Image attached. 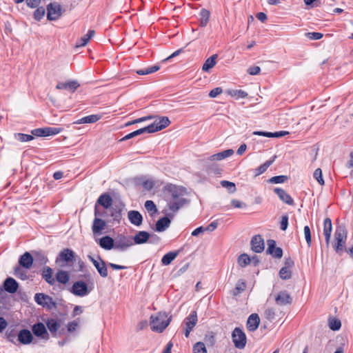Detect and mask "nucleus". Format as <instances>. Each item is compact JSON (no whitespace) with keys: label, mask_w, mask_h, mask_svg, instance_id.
Instances as JSON below:
<instances>
[{"label":"nucleus","mask_w":353,"mask_h":353,"mask_svg":"<svg viewBox=\"0 0 353 353\" xmlns=\"http://www.w3.org/2000/svg\"><path fill=\"white\" fill-rule=\"evenodd\" d=\"M166 191L167 207L170 211L166 213V215L173 217L188 203V201L185 198L187 191L183 187L172 184L166 186Z\"/></svg>","instance_id":"nucleus-1"},{"label":"nucleus","mask_w":353,"mask_h":353,"mask_svg":"<svg viewBox=\"0 0 353 353\" xmlns=\"http://www.w3.org/2000/svg\"><path fill=\"white\" fill-rule=\"evenodd\" d=\"M85 278L87 281L85 283L83 281H75L72 286L70 292L77 296L83 297L88 295L94 289V281L91 278L90 274L85 275Z\"/></svg>","instance_id":"nucleus-2"},{"label":"nucleus","mask_w":353,"mask_h":353,"mask_svg":"<svg viewBox=\"0 0 353 353\" xmlns=\"http://www.w3.org/2000/svg\"><path fill=\"white\" fill-rule=\"evenodd\" d=\"M172 316L165 312H159L150 316V327L153 332L161 333L170 324Z\"/></svg>","instance_id":"nucleus-3"},{"label":"nucleus","mask_w":353,"mask_h":353,"mask_svg":"<svg viewBox=\"0 0 353 353\" xmlns=\"http://www.w3.org/2000/svg\"><path fill=\"white\" fill-rule=\"evenodd\" d=\"M347 240V230L343 225L336 227L334 232V241L332 243L333 248L339 254L343 252Z\"/></svg>","instance_id":"nucleus-4"},{"label":"nucleus","mask_w":353,"mask_h":353,"mask_svg":"<svg viewBox=\"0 0 353 353\" xmlns=\"http://www.w3.org/2000/svg\"><path fill=\"white\" fill-rule=\"evenodd\" d=\"M75 261V252L69 248L63 249L56 259V263L61 267L72 266Z\"/></svg>","instance_id":"nucleus-5"},{"label":"nucleus","mask_w":353,"mask_h":353,"mask_svg":"<svg viewBox=\"0 0 353 353\" xmlns=\"http://www.w3.org/2000/svg\"><path fill=\"white\" fill-rule=\"evenodd\" d=\"M197 321L198 317L196 311L191 312V313L184 319L181 327L183 329V333L186 338L190 336V334L196 326Z\"/></svg>","instance_id":"nucleus-6"},{"label":"nucleus","mask_w":353,"mask_h":353,"mask_svg":"<svg viewBox=\"0 0 353 353\" xmlns=\"http://www.w3.org/2000/svg\"><path fill=\"white\" fill-rule=\"evenodd\" d=\"M232 341L234 346L239 349H243L246 345V336L241 329L236 327L232 334Z\"/></svg>","instance_id":"nucleus-7"},{"label":"nucleus","mask_w":353,"mask_h":353,"mask_svg":"<svg viewBox=\"0 0 353 353\" xmlns=\"http://www.w3.org/2000/svg\"><path fill=\"white\" fill-rule=\"evenodd\" d=\"M170 124V121L167 117H161L159 120L147 126L148 133H153L160 131Z\"/></svg>","instance_id":"nucleus-8"},{"label":"nucleus","mask_w":353,"mask_h":353,"mask_svg":"<svg viewBox=\"0 0 353 353\" xmlns=\"http://www.w3.org/2000/svg\"><path fill=\"white\" fill-rule=\"evenodd\" d=\"M47 18L50 21H55L62 14V8L60 4L57 2L50 3L47 7Z\"/></svg>","instance_id":"nucleus-9"},{"label":"nucleus","mask_w":353,"mask_h":353,"mask_svg":"<svg viewBox=\"0 0 353 353\" xmlns=\"http://www.w3.org/2000/svg\"><path fill=\"white\" fill-rule=\"evenodd\" d=\"M88 259L92 263L101 277L105 278L108 276V272L106 267V263L100 256H99V261L94 259L90 255H88Z\"/></svg>","instance_id":"nucleus-10"},{"label":"nucleus","mask_w":353,"mask_h":353,"mask_svg":"<svg viewBox=\"0 0 353 353\" xmlns=\"http://www.w3.org/2000/svg\"><path fill=\"white\" fill-rule=\"evenodd\" d=\"M133 245L134 243L132 239L122 236L116 239L114 241V249L123 251Z\"/></svg>","instance_id":"nucleus-11"},{"label":"nucleus","mask_w":353,"mask_h":353,"mask_svg":"<svg viewBox=\"0 0 353 353\" xmlns=\"http://www.w3.org/2000/svg\"><path fill=\"white\" fill-rule=\"evenodd\" d=\"M268 249L267 253L276 259H281L283 256V250L281 248L276 246V241L273 239L267 241Z\"/></svg>","instance_id":"nucleus-12"},{"label":"nucleus","mask_w":353,"mask_h":353,"mask_svg":"<svg viewBox=\"0 0 353 353\" xmlns=\"http://www.w3.org/2000/svg\"><path fill=\"white\" fill-rule=\"evenodd\" d=\"M250 244L252 250L256 253H261L264 250V240L259 234L252 238Z\"/></svg>","instance_id":"nucleus-13"},{"label":"nucleus","mask_w":353,"mask_h":353,"mask_svg":"<svg viewBox=\"0 0 353 353\" xmlns=\"http://www.w3.org/2000/svg\"><path fill=\"white\" fill-rule=\"evenodd\" d=\"M275 302L279 305L290 304L292 299L287 291H281L275 296Z\"/></svg>","instance_id":"nucleus-14"},{"label":"nucleus","mask_w":353,"mask_h":353,"mask_svg":"<svg viewBox=\"0 0 353 353\" xmlns=\"http://www.w3.org/2000/svg\"><path fill=\"white\" fill-rule=\"evenodd\" d=\"M79 86L80 84L77 81L72 80L67 82H59L56 85V88L58 90H67L74 92Z\"/></svg>","instance_id":"nucleus-15"},{"label":"nucleus","mask_w":353,"mask_h":353,"mask_svg":"<svg viewBox=\"0 0 353 353\" xmlns=\"http://www.w3.org/2000/svg\"><path fill=\"white\" fill-rule=\"evenodd\" d=\"M94 35L95 31L94 30H89L86 34L77 40L74 48H79L85 46Z\"/></svg>","instance_id":"nucleus-16"},{"label":"nucleus","mask_w":353,"mask_h":353,"mask_svg":"<svg viewBox=\"0 0 353 353\" xmlns=\"http://www.w3.org/2000/svg\"><path fill=\"white\" fill-rule=\"evenodd\" d=\"M260 323V318L257 314H252L248 319L246 327L248 331L254 332L257 330Z\"/></svg>","instance_id":"nucleus-17"},{"label":"nucleus","mask_w":353,"mask_h":353,"mask_svg":"<svg viewBox=\"0 0 353 353\" xmlns=\"http://www.w3.org/2000/svg\"><path fill=\"white\" fill-rule=\"evenodd\" d=\"M106 223L101 219L95 218L93 221L92 230L94 235H100L105 229Z\"/></svg>","instance_id":"nucleus-18"},{"label":"nucleus","mask_w":353,"mask_h":353,"mask_svg":"<svg viewBox=\"0 0 353 353\" xmlns=\"http://www.w3.org/2000/svg\"><path fill=\"white\" fill-rule=\"evenodd\" d=\"M3 288L6 292L13 294L17 291L19 284L13 278L8 277L4 281Z\"/></svg>","instance_id":"nucleus-19"},{"label":"nucleus","mask_w":353,"mask_h":353,"mask_svg":"<svg viewBox=\"0 0 353 353\" xmlns=\"http://www.w3.org/2000/svg\"><path fill=\"white\" fill-rule=\"evenodd\" d=\"M274 192L278 195L279 199L284 203H285L290 205H292L294 204L293 199L283 189L280 188H274Z\"/></svg>","instance_id":"nucleus-20"},{"label":"nucleus","mask_w":353,"mask_h":353,"mask_svg":"<svg viewBox=\"0 0 353 353\" xmlns=\"http://www.w3.org/2000/svg\"><path fill=\"white\" fill-rule=\"evenodd\" d=\"M32 332L37 336L48 339V334L45 325L42 323H37L32 326Z\"/></svg>","instance_id":"nucleus-21"},{"label":"nucleus","mask_w":353,"mask_h":353,"mask_svg":"<svg viewBox=\"0 0 353 353\" xmlns=\"http://www.w3.org/2000/svg\"><path fill=\"white\" fill-rule=\"evenodd\" d=\"M128 217L130 223L136 226H139L142 224L143 216L138 211H129L128 213Z\"/></svg>","instance_id":"nucleus-22"},{"label":"nucleus","mask_w":353,"mask_h":353,"mask_svg":"<svg viewBox=\"0 0 353 353\" xmlns=\"http://www.w3.org/2000/svg\"><path fill=\"white\" fill-rule=\"evenodd\" d=\"M19 263L20 267H23L26 269H30L33 263V258L29 252H26L21 256L19 260Z\"/></svg>","instance_id":"nucleus-23"},{"label":"nucleus","mask_w":353,"mask_h":353,"mask_svg":"<svg viewBox=\"0 0 353 353\" xmlns=\"http://www.w3.org/2000/svg\"><path fill=\"white\" fill-rule=\"evenodd\" d=\"M33 336L28 330H21L18 334V340L22 344H29L32 341Z\"/></svg>","instance_id":"nucleus-24"},{"label":"nucleus","mask_w":353,"mask_h":353,"mask_svg":"<svg viewBox=\"0 0 353 353\" xmlns=\"http://www.w3.org/2000/svg\"><path fill=\"white\" fill-rule=\"evenodd\" d=\"M150 235L148 232L139 231L132 239L134 244H143L146 243Z\"/></svg>","instance_id":"nucleus-25"},{"label":"nucleus","mask_w":353,"mask_h":353,"mask_svg":"<svg viewBox=\"0 0 353 353\" xmlns=\"http://www.w3.org/2000/svg\"><path fill=\"white\" fill-rule=\"evenodd\" d=\"M332 230V221L330 218H326L323 222V234L325 238L326 244L328 245L330 241L331 233Z\"/></svg>","instance_id":"nucleus-26"},{"label":"nucleus","mask_w":353,"mask_h":353,"mask_svg":"<svg viewBox=\"0 0 353 353\" xmlns=\"http://www.w3.org/2000/svg\"><path fill=\"white\" fill-rule=\"evenodd\" d=\"M170 216H165L159 219L156 223V231L161 232L165 231L168 228L170 227L171 221L169 219Z\"/></svg>","instance_id":"nucleus-27"},{"label":"nucleus","mask_w":353,"mask_h":353,"mask_svg":"<svg viewBox=\"0 0 353 353\" xmlns=\"http://www.w3.org/2000/svg\"><path fill=\"white\" fill-rule=\"evenodd\" d=\"M234 154V150L232 149L225 150L221 152L211 155L209 157V160L211 161H221L225 159Z\"/></svg>","instance_id":"nucleus-28"},{"label":"nucleus","mask_w":353,"mask_h":353,"mask_svg":"<svg viewBox=\"0 0 353 353\" xmlns=\"http://www.w3.org/2000/svg\"><path fill=\"white\" fill-rule=\"evenodd\" d=\"M99 245L105 250H111L114 248V241L109 236H105L101 238L99 241Z\"/></svg>","instance_id":"nucleus-29"},{"label":"nucleus","mask_w":353,"mask_h":353,"mask_svg":"<svg viewBox=\"0 0 353 353\" xmlns=\"http://www.w3.org/2000/svg\"><path fill=\"white\" fill-rule=\"evenodd\" d=\"M285 264L288 266L283 267L279 271V276L283 280H288L291 278L292 272L290 267L293 265V262L292 261H287Z\"/></svg>","instance_id":"nucleus-30"},{"label":"nucleus","mask_w":353,"mask_h":353,"mask_svg":"<svg viewBox=\"0 0 353 353\" xmlns=\"http://www.w3.org/2000/svg\"><path fill=\"white\" fill-rule=\"evenodd\" d=\"M276 157L274 156L272 159L266 161L264 163L259 166L257 168L254 170L255 176H259L261 174L264 173L267 169L274 163Z\"/></svg>","instance_id":"nucleus-31"},{"label":"nucleus","mask_w":353,"mask_h":353,"mask_svg":"<svg viewBox=\"0 0 353 353\" xmlns=\"http://www.w3.org/2000/svg\"><path fill=\"white\" fill-rule=\"evenodd\" d=\"M217 57L218 55L214 54L207 59L203 65L202 70L204 72H208L210 69H212L216 65Z\"/></svg>","instance_id":"nucleus-32"},{"label":"nucleus","mask_w":353,"mask_h":353,"mask_svg":"<svg viewBox=\"0 0 353 353\" xmlns=\"http://www.w3.org/2000/svg\"><path fill=\"white\" fill-rule=\"evenodd\" d=\"M97 203L102 205L103 208L108 209L111 206L112 203V199L109 194H103L99 197Z\"/></svg>","instance_id":"nucleus-33"},{"label":"nucleus","mask_w":353,"mask_h":353,"mask_svg":"<svg viewBox=\"0 0 353 353\" xmlns=\"http://www.w3.org/2000/svg\"><path fill=\"white\" fill-rule=\"evenodd\" d=\"M34 301L37 304L44 306L52 301V298L43 293H37L34 296Z\"/></svg>","instance_id":"nucleus-34"},{"label":"nucleus","mask_w":353,"mask_h":353,"mask_svg":"<svg viewBox=\"0 0 353 353\" xmlns=\"http://www.w3.org/2000/svg\"><path fill=\"white\" fill-rule=\"evenodd\" d=\"M179 251L169 252L165 254L161 259V263L163 265H170L178 256Z\"/></svg>","instance_id":"nucleus-35"},{"label":"nucleus","mask_w":353,"mask_h":353,"mask_svg":"<svg viewBox=\"0 0 353 353\" xmlns=\"http://www.w3.org/2000/svg\"><path fill=\"white\" fill-rule=\"evenodd\" d=\"M42 277L50 285H52L55 283V280L52 276V270L50 268L46 267L42 272Z\"/></svg>","instance_id":"nucleus-36"},{"label":"nucleus","mask_w":353,"mask_h":353,"mask_svg":"<svg viewBox=\"0 0 353 353\" xmlns=\"http://www.w3.org/2000/svg\"><path fill=\"white\" fill-rule=\"evenodd\" d=\"M56 279L60 283L66 284L70 280V276L66 271L59 270L56 274Z\"/></svg>","instance_id":"nucleus-37"},{"label":"nucleus","mask_w":353,"mask_h":353,"mask_svg":"<svg viewBox=\"0 0 353 353\" xmlns=\"http://www.w3.org/2000/svg\"><path fill=\"white\" fill-rule=\"evenodd\" d=\"M46 325L52 334H56L59 328L60 327V324L57 321V320L54 319H50L46 321Z\"/></svg>","instance_id":"nucleus-38"},{"label":"nucleus","mask_w":353,"mask_h":353,"mask_svg":"<svg viewBox=\"0 0 353 353\" xmlns=\"http://www.w3.org/2000/svg\"><path fill=\"white\" fill-rule=\"evenodd\" d=\"M227 93L236 99H244L248 97V93L242 90H228Z\"/></svg>","instance_id":"nucleus-39"},{"label":"nucleus","mask_w":353,"mask_h":353,"mask_svg":"<svg viewBox=\"0 0 353 353\" xmlns=\"http://www.w3.org/2000/svg\"><path fill=\"white\" fill-rule=\"evenodd\" d=\"M101 119V116L98 114H92L84 117L78 120L77 123H93Z\"/></svg>","instance_id":"nucleus-40"},{"label":"nucleus","mask_w":353,"mask_h":353,"mask_svg":"<svg viewBox=\"0 0 353 353\" xmlns=\"http://www.w3.org/2000/svg\"><path fill=\"white\" fill-rule=\"evenodd\" d=\"M145 132H147L148 133V130L147 128V126L146 127H144V128H140L137 130H135L131 133H129L128 134L125 135V137H123L121 140L120 141H126V140H128L130 139H132L136 136H138V135H140L143 133H145Z\"/></svg>","instance_id":"nucleus-41"},{"label":"nucleus","mask_w":353,"mask_h":353,"mask_svg":"<svg viewBox=\"0 0 353 353\" xmlns=\"http://www.w3.org/2000/svg\"><path fill=\"white\" fill-rule=\"evenodd\" d=\"M245 288L246 284L245 281L241 279L239 280L236 283L234 290L232 291V295L234 296H238L245 290Z\"/></svg>","instance_id":"nucleus-42"},{"label":"nucleus","mask_w":353,"mask_h":353,"mask_svg":"<svg viewBox=\"0 0 353 353\" xmlns=\"http://www.w3.org/2000/svg\"><path fill=\"white\" fill-rule=\"evenodd\" d=\"M160 69L159 65H153L145 69L136 70V73L139 75H146L158 71Z\"/></svg>","instance_id":"nucleus-43"},{"label":"nucleus","mask_w":353,"mask_h":353,"mask_svg":"<svg viewBox=\"0 0 353 353\" xmlns=\"http://www.w3.org/2000/svg\"><path fill=\"white\" fill-rule=\"evenodd\" d=\"M205 170L208 175H217L221 174L220 169L214 163L205 165Z\"/></svg>","instance_id":"nucleus-44"},{"label":"nucleus","mask_w":353,"mask_h":353,"mask_svg":"<svg viewBox=\"0 0 353 353\" xmlns=\"http://www.w3.org/2000/svg\"><path fill=\"white\" fill-rule=\"evenodd\" d=\"M251 262L250 257L247 254H242L238 258V264L241 268H244Z\"/></svg>","instance_id":"nucleus-45"},{"label":"nucleus","mask_w":353,"mask_h":353,"mask_svg":"<svg viewBox=\"0 0 353 353\" xmlns=\"http://www.w3.org/2000/svg\"><path fill=\"white\" fill-rule=\"evenodd\" d=\"M23 267H17L14 269V275L21 280L28 279L27 271Z\"/></svg>","instance_id":"nucleus-46"},{"label":"nucleus","mask_w":353,"mask_h":353,"mask_svg":"<svg viewBox=\"0 0 353 353\" xmlns=\"http://www.w3.org/2000/svg\"><path fill=\"white\" fill-rule=\"evenodd\" d=\"M193 353H208L205 344L203 342L196 343L192 347Z\"/></svg>","instance_id":"nucleus-47"},{"label":"nucleus","mask_w":353,"mask_h":353,"mask_svg":"<svg viewBox=\"0 0 353 353\" xmlns=\"http://www.w3.org/2000/svg\"><path fill=\"white\" fill-rule=\"evenodd\" d=\"M341 323L337 319H331L329 320V327L334 331L339 330L341 328Z\"/></svg>","instance_id":"nucleus-48"},{"label":"nucleus","mask_w":353,"mask_h":353,"mask_svg":"<svg viewBox=\"0 0 353 353\" xmlns=\"http://www.w3.org/2000/svg\"><path fill=\"white\" fill-rule=\"evenodd\" d=\"M145 208L149 212H152V214L157 212V206L152 201H146L145 203Z\"/></svg>","instance_id":"nucleus-49"},{"label":"nucleus","mask_w":353,"mask_h":353,"mask_svg":"<svg viewBox=\"0 0 353 353\" xmlns=\"http://www.w3.org/2000/svg\"><path fill=\"white\" fill-rule=\"evenodd\" d=\"M45 132H46V137L55 135L61 132V128H54V127H47V128H45Z\"/></svg>","instance_id":"nucleus-50"},{"label":"nucleus","mask_w":353,"mask_h":353,"mask_svg":"<svg viewBox=\"0 0 353 353\" xmlns=\"http://www.w3.org/2000/svg\"><path fill=\"white\" fill-rule=\"evenodd\" d=\"M199 16L201 20L200 22H207L210 19V12L209 10L203 8L199 12Z\"/></svg>","instance_id":"nucleus-51"},{"label":"nucleus","mask_w":353,"mask_h":353,"mask_svg":"<svg viewBox=\"0 0 353 353\" xmlns=\"http://www.w3.org/2000/svg\"><path fill=\"white\" fill-rule=\"evenodd\" d=\"M314 177L320 185H324V180L323 179L322 170L321 168H317L314 170Z\"/></svg>","instance_id":"nucleus-52"},{"label":"nucleus","mask_w":353,"mask_h":353,"mask_svg":"<svg viewBox=\"0 0 353 353\" xmlns=\"http://www.w3.org/2000/svg\"><path fill=\"white\" fill-rule=\"evenodd\" d=\"M16 137H17V140H19L21 142L30 141L34 139L32 135L26 134H22V133L17 134Z\"/></svg>","instance_id":"nucleus-53"},{"label":"nucleus","mask_w":353,"mask_h":353,"mask_svg":"<svg viewBox=\"0 0 353 353\" xmlns=\"http://www.w3.org/2000/svg\"><path fill=\"white\" fill-rule=\"evenodd\" d=\"M288 179L287 176L280 175L275 176L270 179L269 181L272 183H282Z\"/></svg>","instance_id":"nucleus-54"},{"label":"nucleus","mask_w":353,"mask_h":353,"mask_svg":"<svg viewBox=\"0 0 353 353\" xmlns=\"http://www.w3.org/2000/svg\"><path fill=\"white\" fill-rule=\"evenodd\" d=\"M154 118V117L152 116V115L141 117V118L134 119V120H133L132 121L128 122L126 123V125L128 126V125H132V124H135V123H141V122H143V121H145L151 120V119H152Z\"/></svg>","instance_id":"nucleus-55"},{"label":"nucleus","mask_w":353,"mask_h":353,"mask_svg":"<svg viewBox=\"0 0 353 353\" xmlns=\"http://www.w3.org/2000/svg\"><path fill=\"white\" fill-rule=\"evenodd\" d=\"M304 235H305V238L307 244L308 245L309 247L311 246V244H312L311 232H310V228L308 225H305L304 227Z\"/></svg>","instance_id":"nucleus-56"},{"label":"nucleus","mask_w":353,"mask_h":353,"mask_svg":"<svg viewBox=\"0 0 353 353\" xmlns=\"http://www.w3.org/2000/svg\"><path fill=\"white\" fill-rule=\"evenodd\" d=\"M45 14V9L43 7L38 8L34 12L36 20H40Z\"/></svg>","instance_id":"nucleus-57"},{"label":"nucleus","mask_w":353,"mask_h":353,"mask_svg":"<svg viewBox=\"0 0 353 353\" xmlns=\"http://www.w3.org/2000/svg\"><path fill=\"white\" fill-rule=\"evenodd\" d=\"M79 319L74 320L68 323L67 325V330L69 332H74L77 330V327L79 326Z\"/></svg>","instance_id":"nucleus-58"},{"label":"nucleus","mask_w":353,"mask_h":353,"mask_svg":"<svg viewBox=\"0 0 353 353\" xmlns=\"http://www.w3.org/2000/svg\"><path fill=\"white\" fill-rule=\"evenodd\" d=\"M221 185L222 187L223 188H228L229 190H231V192H233L235 191V184L232 182H230V181H221Z\"/></svg>","instance_id":"nucleus-59"},{"label":"nucleus","mask_w":353,"mask_h":353,"mask_svg":"<svg viewBox=\"0 0 353 353\" xmlns=\"http://www.w3.org/2000/svg\"><path fill=\"white\" fill-rule=\"evenodd\" d=\"M306 36L312 40H319L323 37V34L320 32H307Z\"/></svg>","instance_id":"nucleus-60"},{"label":"nucleus","mask_w":353,"mask_h":353,"mask_svg":"<svg viewBox=\"0 0 353 353\" xmlns=\"http://www.w3.org/2000/svg\"><path fill=\"white\" fill-rule=\"evenodd\" d=\"M154 185V183L151 179L145 180L142 183V186L143 187L144 189H145L147 190H152L153 188Z\"/></svg>","instance_id":"nucleus-61"},{"label":"nucleus","mask_w":353,"mask_h":353,"mask_svg":"<svg viewBox=\"0 0 353 353\" xmlns=\"http://www.w3.org/2000/svg\"><path fill=\"white\" fill-rule=\"evenodd\" d=\"M32 134L36 137H46L45 128L34 129L32 131Z\"/></svg>","instance_id":"nucleus-62"},{"label":"nucleus","mask_w":353,"mask_h":353,"mask_svg":"<svg viewBox=\"0 0 353 353\" xmlns=\"http://www.w3.org/2000/svg\"><path fill=\"white\" fill-rule=\"evenodd\" d=\"M265 317L269 320H272L275 316V311L273 308H268L265 311Z\"/></svg>","instance_id":"nucleus-63"},{"label":"nucleus","mask_w":353,"mask_h":353,"mask_svg":"<svg viewBox=\"0 0 353 353\" xmlns=\"http://www.w3.org/2000/svg\"><path fill=\"white\" fill-rule=\"evenodd\" d=\"M288 225V216L287 215H284L281 217V229L283 231H285Z\"/></svg>","instance_id":"nucleus-64"}]
</instances>
